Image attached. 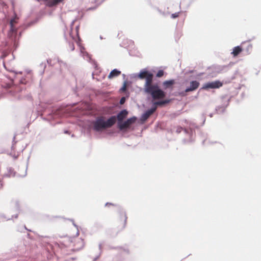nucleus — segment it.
Listing matches in <instances>:
<instances>
[{
  "mask_svg": "<svg viewBox=\"0 0 261 261\" xmlns=\"http://www.w3.org/2000/svg\"><path fill=\"white\" fill-rule=\"evenodd\" d=\"M154 104L155 105H158V106H162V105H165L163 100L162 101H156L154 103Z\"/></svg>",
  "mask_w": 261,
  "mask_h": 261,
  "instance_id": "obj_22",
  "label": "nucleus"
},
{
  "mask_svg": "<svg viewBox=\"0 0 261 261\" xmlns=\"http://www.w3.org/2000/svg\"><path fill=\"white\" fill-rule=\"evenodd\" d=\"M47 63L49 65H54V64H62V61H59L58 58H54L53 59H49L47 61Z\"/></svg>",
  "mask_w": 261,
  "mask_h": 261,
  "instance_id": "obj_13",
  "label": "nucleus"
},
{
  "mask_svg": "<svg viewBox=\"0 0 261 261\" xmlns=\"http://www.w3.org/2000/svg\"><path fill=\"white\" fill-rule=\"evenodd\" d=\"M127 217L125 213H121L119 214L118 221L122 227H124L126 224Z\"/></svg>",
  "mask_w": 261,
  "mask_h": 261,
  "instance_id": "obj_8",
  "label": "nucleus"
},
{
  "mask_svg": "<svg viewBox=\"0 0 261 261\" xmlns=\"http://www.w3.org/2000/svg\"><path fill=\"white\" fill-rule=\"evenodd\" d=\"M126 83H124L122 87L120 89V90L122 92H124L126 91Z\"/></svg>",
  "mask_w": 261,
  "mask_h": 261,
  "instance_id": "obj_21",
  "label": "nucleus"
},
{
  "mask_svg": "<svg viewBox=\"0 0 261 261\" xmlns=\"http://www.w3.org/2000/svg\"><path fill=\"white\" fill-rule=\"evenodd\" d=\"M70 48L71 50H73L74 49V46L73 43L70 44Z\"/></svg>",
  "mask_w": 261,
  "mask_h": 261,
  "instance_id": "obj_26",
  "label": "nucleus"
},
{
  "mask_svg": "<svg viewBox=\"0 0 261 261\" xmlns=\"http://www.w3.org/2000/svg\"><path fill=\"white\" fill-rule=\"evenodd\" d=\"M125 97H122L120 100V103L121 105L123 104L125 102Z\"/></svg>",
  "mask_w": 261,
  "mask_h": 261,
  "instance_id": "obj_25",
  "label": "nucleus"
},
{
  "mask_svg": "<svg viewBox=\"0 0 261 261\" xmlns=\"http://www.w3.org/2000/svg\"><path fill=\"white\" fill-rule=\"evenodd\" d=\"M156 108L155 107L147 111L142 116V119L144 121L147 120L149 117L152 115L156 110Z\"/></svg>",
  "mask_w": 261,
  "mask_h": 261,
  "instance_id": "obj_12",
  "label": "nucleus"
},
{
  "mask_svg": "<svg viewBox=\"0 0 261 261\" xmlns=\"http://www.w3.org/2000/svg\"><path fill=\"white\" fill-rule=\"evenodd\" d=\"M174 84V81L172 80L164 82L163 85L165 88H168L172 86Z\"/></svg>",
  "mask_w": 261,
  "mask_h": 261,
  "instance_id": "obj_16",
  "label": "nucleus"
},
{
  "mask_svg": "<svg viewBox=\"0 0 261 261\" xmlns=\"http://www.w3.org/2000/svg\"><path fill=\"white\" fill-rule=\"evenodd\" d=\"M243 49L241 46H237L233 48L231 55L233 57H237L243 51Z\"/></svg>",
  "mask_w": 261,
  "mask_h": 261,
  "instance_id": "obj_9",
  "label": "nucleus"
},
{
  "mask_svg": "<svg viewBox=\"0 0 261 261\" xmlns=\"http://www.w3.org/2000/svg\"><path fill=\"white\" fill-rule=\"evenodd\" d=\"M5 68L10 72L17 73V72L13 69L12 66H4Z\"/></svg>",
  "mask_w": 261,
  "mask_h": 261,
  "instance_id": "obj_19",
  "label": "nucleus"
},
{
  "mask_svg": "<svg viewBox=\"0 0 261 261\" xmlns=\"http://www.w3.org/2000/svg\"><path fill=\"white\" fill-rule=\"evenodd\" d=\"M139 77L142 79L145 78L146 79L145 83L147 82V80L148 78L151 77V83H152L153 75L151 73H149L147 71H144L141 72L139 74Z\"/></svg>",
  "mask_w": 261,
  "mask_h": 261,
  "instance_id": "obj_10",
  "label": "nucleus"
},
{
  "mask_svg": "<svg viewBox=\"0 0 261 261\" xmlns=\"http://www.w3.org/2000/svg\"><path fill=\"white\" fill-rule=\"evenodd\" d=\"M64 133L67 134H70V133L68 130H65Z\"/></svg>",
  "mask_w": 261,
  "mask_h": 261,
  "instance_id": "obj_30",
  "label": "nucleus"
},
{
  "mask_svg": "<svg viewBox=\"0 0 261 261\" xmlns=\"http://www.w3.org/2000/svg\"><path fill=\"white\" fill-rule=\"evenodd\" d=\"M106 206H109V205H112V206H115V204H113V203H107L106 204Z\"/></svg>",
  "mask_w": 261,
  "mask_h": 261,
  "instance_id": "obj_27",
  "label": "nucleus"
},
{
  "mask_svg": "<svg viewBox=\"0 0 261 261\" xmlns=\"http://www.w3.org/2000/svg\"><path fill=\"white\" fill-rule=\"evenodd\" d=\"M223 85V84L219 81H216L214 82H212L211 83H207L205 85L204 88H219L221 87H222Z\"/></svg>",
  "mask_w": 261,
  "mask_h": 261,
  "instance_id": "obj_5",
  "label": "nucleus"
},
{
  "mask_svg": "<svg viewBox=\"0 0 261 261\" xmlns=\"http://www.w3.org/2000/svg\"><path fill=\"white\" fill-rule=\"evenodd\" d=\"M144 91L145 93L151 96L153 100H158L164 98L166 94L161 90L158 84H153L150 78H148L147 82L145 83Z\"/></svg>",
  "mask_w": 261,
  "mask_h": 261,
  "instance_id": "obj_1",
  "label": "nucleus"
},
{
  "mask_svg": "<svg viewBox=\"0 0 261 261\" xmlns=\"http://www.w3.org/2000/svg\"><path fill=\"white\" fill-rule=\"evenodd\" d=\"M85 58H86L87 60L89 61V62L90 64H93V65H95L96 64L95 61L94 60H93L91 58L90 56L89 55H88V54H87L85 55Z\"/></svg>",
  "mask_w": 261,
  "mask_h": 261,
  "instance_id": "obj_18",
  "label": "nucleus"
},
{
  "mask_svg": "<svg viewBox=\"0 0 261 261\" xmlns=\"http://www.w3.org/2000/svg\"><path fill=\"white\" fill-rule=\"evenodd\" d=\"M58 4L56 0H46V5L48 7H53Z\"/></svg>",
  "mask_w": 261,
  "mask_h": 261,
  "instance_id": "obj_17",
  "label": "nucleus"
},
{
  "mask_svg": "<svg viewBox=\"0 0 261 261\" xmlns=\"http://www.w3.org/2000/svg\"><path fill=\"white\" fill-rule=\"evenodd\" d=\"M165 104L166 103H168L169 102V100H163Z\"/></svg>",
  "mask_w": 261,
  "mask_h": 261,
  "instance_id": "obj_29",
  "label": "nucleus"
},
{
  "mask_svg": "<svg viewBox=\"0 0 261 261\" xmlns=\"http://www.w3.org/2000/svg\"><path fill=\"white\" fill-rule=\"evenodd\" d=\"M71 246L72 247V250L74 251H79L84 246V241L83 239L76 237L73 239L71 241Z\"/></svg>",
  "mask_w": 261,
  "mask_h": 261,
  "instance_id": "obj_3",
  "label": "nucleus"
},
{
  "mask_svg": "<svg viewBox=\"0 0 261 261\" xmlns=\"http://www.w3.org/2000/svg\"><path fill=\"white\" fill-rule=\"evenodd\" d=\"M116 121V116H111L107 121L103 116L98 117L93 123V129L97 132H100L112 126Z\"/></svg>",
  "mask_w": 261,
  "mask_h": 261,
  "instance_id": "obj_2",
  "label": "nucleus"
},
{
  "mask_svg": "<svg viewBox=\"0 0 261 261\" xmlns=\"http://www.w3.org/2000/svg\"><path fill=\"white\" fill-rule=\"evenodd\" d=\"M120 73L121 72L120 71H118L117 69H114L110 72V74L109 75V78L111 79L119 75L120 74Z\"/></svg>",
  "mask_w": 261,
  "mask_h": 261,
  "instance_id": "obj_15",
  "label": "nucleus"
},
{
  "mask_svg": "<svg viewBox=\"0 0 261 261\" xmlns=\"http://www.w3.org/2000/svg\"><path fill=\"white\" fill-rule=\"evenodd\" d=\"M122 46L125 48H132L133 49L135 48V44L134 42L132 40H129L127 38L123 40L122 42Z\"/></svg>",
  "mask_w": 261,
  "mask_h": 261,
  "instance_id": "obj_6",
  "label": "nucleus"
},
{
  "mask_svg": "<svg viewBox=\"0 0 261 261\" xmlns=\"http://www.w3.org/2000/svg\"><path fill=\"white\" fill-rule=\"evenodd\" d=\"M199 83L196 81H192L190 83V86L186 89L185 92H189L197 89L199 86Z\"/></svg>",
  "mask_w": 261,
  "mask_h": 261,
  "instance_id": "obj_7",
  "label": "nucleus"
},
{
  "mask_svg": "<svg viewBox=\"0 0 261 261\" xmlns=\"http://www.w3.org/2000/svg\"><path fill=\"white\" fill-rule=\"evenodd\" d=\"M129 53L131 55H133V50H129Z\"/></svg>",
  "mask_w": 261,
  "mask_h": 261,
  "instance_id": "obj_31",
  "label": "nucleus"
},
{
  "mask_svg": "<svg viewBox=\"0 0 261 261\" xmlns=\"http://www.w3.org/2000/svg\"><path fill=\"white\" fill-rule=\"evenodd\" d=\"M14 22H15V21L14 20H11V21H10V25H11V30L12 31H14L13 23Z\"/></svg>",
  "mask_w": 261,
  "mask_h": 261,
  "instance_id": "obj_23",
  "label": "nucleus"
},
{
  "mask_svg": "<svg viewBox=\"0 0 261 261\" xmlns=\"http://www.w3.org/2000/svg\"><path fill=\"white\" fill-rule=\"evenodd\" d=\"M128 114V112L126 110H123L121 111L116 117V119H117L118 122H121L122 120L126 117Z\"/></svg>",
  "mask_w": 261,
  "mask_h": 261,
  "instance_id": "obj_11",
  "label": "nucleus"
},
{
  "mask_svg": "<svg viewBox=\"0 0 261 261\" xmlns=\"http://www.w3.org/2000/svg\"><path fill=\"white\" fill-rule=\"evenodd\" d=\"M136 120V118L133 117L128 119L127 120L123 122H118V127L120 130H123L124 129L127 128L132 124L134 123Z\"/></svg>",
  "mask_w": 261,
  "mask_h": 261,
  "instance_id": "obj_4",
  "label": "nucleus"
},
{
  "mask_svg": "<svg viewBox=\"0 0 261 261\" xmlns=\"http://www.w3.org/2000/svg\"><path fill=\"white\" fill-rule=\"evenodd\" d=\"M178 16H179V13H175L172 14L171 15V17L173 18H175L178 17Z\"/></svg>",
  "mask_w": 261,
  "mask_h": 261,
  "instance_id": "obj_24",
  "label": "nucleus"
},
{
  "mask_svg": "<svg viewBox=\"0 0 261 261\" xmlns=\"http://www.w3.org/2000/svg\"><path fill=\"white\" fill-rule=\"evenodd\" d=\"M56 2L58 3V4L62 2L64 0H56Z\"/></svg>",
  "mask_w": 261,
  "mask_h": 261,
  "instance_id": "obj_28",
  "label": "nucleus"
},
{
  "mask_svg": "<svg viewBox=\"0 0 261 261\" xmlns=\"http://www.w3.org/2000/svg\"><path fill=\"white\" fill-rule=\"evenodd\" d=\"M163 74H164V71L162 70H160L158 72V73L156 74V76L158 77H161L163 75Z\"/></svg>",
  "mask_w": 261,
  "mask_h": 261,
  "instance_id": "obj_20",
  "label": "nucleus"
},
{
  "mask_svg": "<svg viewBox=\"0 0 261 261\" xmlns=\"http://www.w3.org/2000/svg\"><path fill=\"white\" fill-rule=\"evenodd\" d=\"M88 3H91L93 4V6L88 8V10H93L96 9L98 6V4H97V0H88Z\"/></svg>",
  "mask_w": 261,
  "mask_h": 261,
  "instance_id": "obj_14",
  "label": "nucleus"
}]
</instances>
